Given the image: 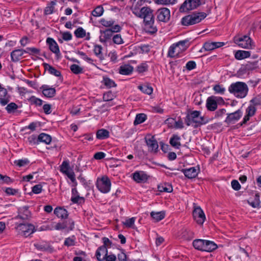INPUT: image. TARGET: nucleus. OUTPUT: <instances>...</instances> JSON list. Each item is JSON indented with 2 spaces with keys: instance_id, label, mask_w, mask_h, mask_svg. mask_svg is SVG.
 Listing matches in <instances>:
<instances>
[{
  "instance_id": "47",
  "label": "nucleus",
  "mask_w": 261,
  "mask_h": 261,
  "mask_svg": "<svg viewBox=\"0 0 261 261\" xmlns=\"http://www.w3.org/2000/svg\"><path fill=\"white\" fill-rule=\"evenodd\" d=\"M213 90L217 94L223 95L225 93L226 91L225 88L221 85L217 84L213 87Z\"/></svg>"
},
{
  "instance_id": "33",
  "label": "nucleus",
  "mask_w": 261,
  "mask_h": 261,
  "mask_svg": "<svg viewBox=\"0 0 261 261\" xmlns=\"http://www.w3.org/2000/svg\"><path fill=\"white\" fill-rule=\"evenodd\" d=\"M248 203L253 207L257 208L260 205V200H259V196L256 194L254 196V198H250L248 200Z\"/></svg>"
},
{
  "instance_id": "21",
  "label": "nucleus",
  "mask_w": 261,
  "mask_h": 261,
  "mask_svg": "<svg viewBox=\"0 0 261 261\" xmlns=\"http://www.w3.org/2000/svg\"><path fill=\"white\" fill-rule=\"evenodd\" d=\"M40 89L42 90L43 94L46 97H53L56 94L55 89L50 88L48 85H42Z\"/></svg>"
},
{
  "instance_id": "23",
  "label": "nucleus",
  "mask_w": 261,
  "mask_h": 261,
  "mask_svg": "<svg viewBox=\"0 0 261 261\" xmlns=\"http://www.w3.org/2000/svg\"><path fill=\"white\" fill-rule=\"evenodd\" d=\"M185 176L188 178H195L198 173V170L195 167H191L182 170Z\"/></svg>"
},
{
  "instance_id": "6",
  "label": "nucleus",
  "mask_w": 261,
  "mask_h": 261,
  "mask_svg": "<svg viewBox=\"0 0 261 261\" xmlns=\"http://www.w3.org/2000/svg\"><path fill=\"white\" fill-rule=\"evenodd\" d=\"M96 185L101 193H107L110 191L111 182L109 178L107 176L104 175L97 178Z\"/></svg>"
},
{
  "instance_id": "4",
  "label": "nucleus",
  "mask_w": 261,
  "mask_h": 261,
  "mask_svg": "<svg viewBox=\"0 0 261 261\" xmlns=\"http://www.w3.org/2000/svg\"><path fill=\"white\" fill-rule=\"evenodd\" d=\"M185 122L188 126L195 124V126L204 123L203 117L200 116V112L193 111L188 113L185 118Z\"/></svg>"
},
{
  "instance_id": "17",
  "label": "nucleus",
  "mask_w": 261,
  "mask_h": 261,
  "mask_svg": "<svg viewBox=\"0 0 261 261\" xmlns=\"http://www.w3.org/2000/svg\"><path fill=\"white\" fill-rule=\"evenodd\" d=\"M144 30L147 33L153 34L157 31L156 27L154 24V17L144 21Z\"/></svg>"
},
{
  "instance_id": "38",
  "label": "nucleus",
  "mask_w": 261,
  "mask_h": 261,
  "mask_svg": "<svg viewBox=\"0 0 261 261\" xmlns=\"http://www.w3.org/2000/svg\"><path fill=\"white\" fill-rule=\"evenodd\" d=\"M138 89L143 93L148 95H150L153 92L152 88L147 84L139 85L138 86Z\"/></svg>"
},
{
  "instance_id": "59",
  "label": "nucleus",
  "mask_w": 261,
  "mask_h": 261,
  "mask_svg": "<svg viewBox=\"0 0 261 261\" xmlns=\"http://www.w3.org/2000/svg\"><path fill=\"white\" fill-rule=\"evenodd\" d=\"M135 221V218L132 217L131 218L126 219L123 224L127 227H132L134 225Z\"/></svg>"
},
{
  "instance_id": "2",
  "label": "nucleus",
  "mask_w": 261,
  "mask_h": 261,
  "mask_svg": "<svg viewBox=\"0 0 261 261\" xmlns=\"http://www.w3.org/2000/svg\"><path fill=\"white\" fill-rule=\"evenodd\" d=\"M189 46L188 40L180 41L173 44L169 48L168 55L171 58H177L179 55L185 51Z\"/></svg>"
},
{
  "instance_id": "31",
  "label": "nucleus",
  "mask_w": 261,
  "mask_h": 261,
  "mask_svg": "<svg viewBox=\"0 0 261 261\" xmlns=\"http://www.w3.org/2000/svg\"><path fill=\"white\" fill-rule=\"evenodd\" d=\"M43 66L45 70H47L50 74L55 75L56 76H60L61 72L55 69L53 66H50L47 63H43Z\"/></svg>"
},
{
  "instance_id": "49",
  "label": "nucleus",
  "mask_w": 261,
  "mask_h": 261,
  "mask_svg": "<svg viewBox=\"0 0 261 261\" xmlns=\"http://www.w3.org/2000/svg\"><path fill=\"white\" fill-rule=\"evenodd\" d=\"M113 41L115 44L120 45L124 43L120 34H116L113 36Z\"/></svg>"
},
{
  "instance_id": "9",
  "label": "nucleus",
  "mask_w": 261,
  "mask_h": 261,
  "mask_svg": "<svg viewBox=\"0 0 261 261\" xmlns=\"http://www.w3.org/2000/svg\"><path fill=\"white\" fill-rule=\"evenodd\" d=\"M200 4V0H186L180 7L179 11L186 12L195 9Z\"/></svg>"
},
{
  "instance_id": "53",
  "label": "nucleus",
  "mask_w": 261,
  "mask_h": 261,
  "mask_svg": "<svg viewBox=\"0 0 261 261\" xmlns=\"http://www.w3.org/2000/svg\"><path fill=\"white\" fill-rule=\"evenodd\" d=\"M34 246L37 250L42 251H46L49 248V246L45 244L36 243L34 244Z\"/></svg>"
},
{
  "instance_id": "37",
  "label": "nucleus",
  "mask_w": 261,
  "mask_h": 261,
  "mask_svg": "<svg viewBox=\"0 0 261 261\" xmlns=\"http://www.w3.org/2000/svg\"><path fill=\"white\" fill-rule=\"evenodd\" d=\"M152 218L156 222L160 221L165 217V213L164 212H152L150 214Z\"/></svg>"
},
{
  "instance_id": "18",
  "label": "nucleus",
  "mask_w": 261,
  "mask_h": 261,
  "mask_svg": "<svg viewBox=\"0 0 261 261\" xmlns=\"http://www.w3.org/2000/svg\"><path fill=\"white\" fill-rule=\"evenodd\" d=\"M225 44L223 42H206L203 46V48L207 51H211L216 48L223 46Z\"/></svg>"
},
{
  "instance_id": "56",
  "label": "nucleus",
  "mask_w": 261,
  "mask_h": 261,
  "mask_svg": "<svg viewBox=\"0 0 261 261\" xmlns=\"http://www.w3.org/2000/svg\"><path fill=\"white\" fill-rule=\"evenodd\" d=\"M75 244V238L74 236L66 238L64 241V245L67 246H73Z\"/></svg>"
},
{
  "instance_id": "60",
  "label": "nucleus",
  "mask_w": 261,
  "mask_h": 261,
  "mask_svg": "<svg viewBox=\"0 0 261 261\" xmlns=\"http://www.w3.org/2000/svg\"><path fill=\"white\" fill-rule=\"evenodd\" d=\"M114 95L111 92H108L104 93L103 95V99L104 101H109L113 99Z\"/></svg>"
},
{
  "instance_id": "25",
  "label": "nucleus",
  "mask_w": 261,
  "mask_h": 261,
  "mask_svg": "<svg viewBox=\"0 0 261 261\" xmlns=\"http://www.w3.org/2000/svg\"><path fill=\"white\" fill-rule=\"evenodd\" d=\"M25 53V50L16 49L11 53V59L13 62H17L20 59V58Z\"/></svg>"
},
{
  "instance_id": "51",
  "label": "nucleus",
  "mask_w": 261,
  "mask_h": 261,
  "mask_svg": "<svg viewBox=\"0 0 261 261\" xmlns=\"http://www.w3.org/2000/svg\"><path fill=\"white\" fill-rule=\"evenodd\" d=\"M115 21L113 20H107L104 18L101 19L100 23L101 25L105 27H112L114 24Z\"/></svg>"
},
{
  "instance_id": "44",
  "label": "nucleus",
  "mask_w": 261,
  "mask_h": 261,
  "mask_svg": "<svg viewBox=\"0 0 261 261\" xmlns=\"http://www.w3.org/2000/svg\"><path fill=\"white\" fill-rule=\"evenodd\" d=\"M70 69L75 74H79L83 72V68L76 64L71 65Z\"/></svg>"
},
{
  "instance_id": "58",
  "label": "nucleus",
  "mask_w": 261,
  "mask_h": 261,
  "mask_svg": "<svg viewBox=\"0 0 261 261\" xmlns=\"http://www.w3.org/2000/svg\"><path fill=\"white\" fill-rule=\"evenodd\" d=\"M25 53H29L30 54H39L40 50L35 47H28L25 50Z\"/></svg>"
},
{
  "instance_id": "54",
  "label": "nucleus",
  "mask_w": 261,
  "mask_h": 261,
  "mask_svg": "<svg viewBox=\"0 0 261 261\" xmlns=\"http://www.w3.org/2000/svg\"><path fill=\"white\" fill-rule=\"evenodd\" d=\"M60 171L63 173H66L68 171H70L69 170V163L66 161H64L62 165L60 166Z\"/></svg>"
},
{
  "instance_id": "63",
  "label": "nucleus",
  "mask_w": 261,
  "mask_h": 261,
  "mask_svg": "<svg viewBox=\"0 0 261 261\" xmlns=\"http://www.w3.org/2000/svg\"><path fill=\"white\" fill-rule=\"evenodd\" d=\"M42 187L41 185H36L32 187V192L35 194H39L42 192Z\"/></svg>"
},
{
  "instance_id": "42",
  "label": "nucleus",
  "mask_w": 261,
  "mask_h": 261,
  "mask_svg": "<svg viewBox=\"0 0 261 261\" xmlns=\"http://www.w3.org/2000/svg\"><path fill=\"white\" fill-rule=\"evenodd\" d=\"M102 47L100 45H95L94 47V53L95 55L100 60L103 59V56L102 54Z\"/></svg>"
},
{
  "instance_id": "30",
  "label": "nucleus",
  "mask_w": 261,
  "mask_h": 261,
  "mask_svg": "<svg viewBox=\"0 0 261 261\" xmlns=\"http://www.w3.org/2000/svg\"><path fill=\"white\" fill-rule=\"evenodd\" d=\"M217 247V245L213 242L205 240L203 251L211 252Z\"/></svg>"
},
{
  "instance_id": "64",
  "label": "nucleus",
  "mask_w": 261,
  "mask_h": 261,
  "mask_svg": "<svg viewBox=\"0 0 261 261\" xmlns=\"http://www.w3.org/2000/svg\"><path fill=\"white\" fill-rule=\"evenodd\" d=\"M231 185L232 189L236 191H238L241 189V185L237 180H232Z\"/></svg>"
},
{
  "instance_id": "7",
  "label": "nucleus",
  "mask_w": 261,
  "mask_h": 261,
  "mask_svg": "<svg viewBox=\"0 0 261 261\" xmlns=\"http://www.w3.org/2000/svg\"><path fill=\"white\" fill-rule=\"evenodd\" d=\"M233 41L236 44L242 48L250 49L253 46L251 38L247 35L242 37L235 36L233 38Z\"/></svg>"
},
{
  "instance_id": "61",
  "label": "nucleus",
  "mask_w": 261,
  "mask_h": 261,
  "mask_svg": "<svg viewBox=\"0 0 261 261\" xmlns=\"http://www.w3.org/2000/svg\"><path fill=\"white\" fill-rule=\"evenodd\" d=\"M62 38L65 41H69L72 39V34L69 32L61 33Z\"/></svg>"
},
{
  "instance_id": "8",
  "label": "nucleus",
  "mask_w": 261,
  "mask_h": 261,
  "mask_svg": "<svg viewBox=\"0 0 261 261\" xmlns=\"http://www.w3.org/2000/svg\"><path fill=\"white\" fill-rule=\"evenodd\" d=\"M137 17L144 19V21L153 18L152 10L147 7H142L138 10H134V13Z\"/></svg>"
},
{
  "instance_id": "5",
  "label": "nucleus",
  "mask_w": 261,
  "mask_h": 261,
  "mask_svg": "<svg viewBox=\"0 0 261 261\" xmlns=\"http://www.w3.org/2000/svg\"><path fill=\"white\" fill-rule=\"evenodd\" d=\"M121 30V27L118 25H114L110 29H106L105 30H100V35L99 36V40L102 43H105L111 38H113V33H118Z\"/></svg>"
},
{
  "instance_id": "22",
  "label": "nucleus",
  "mask_w": 261,
  "mask_h": 261,
  "mask_svg": "<svg viewBox=\"0 0 261 261\" xmlns=\"http://www.w3.org/2000/svg\"><path fill=\"white\" fill-rule=\"evenodd\" d=\"M108 250L106 246L103 245L99 247L96 252V256L98 261H103L105 260V256H107Z\"/></svg>"
},
{
  "instance_id": "45",
  "label": "nucleus",
  "mask_w": 261,
  "mask_h": 261,
  "mask_svg": "<svg viewBox=\"0 0 261 261\" xmlns=\"http://www.w3.org/2000/svg\"><path fill=\"white\" fill-rule=\"evenodd\" d=\"M249 105L253 106L254 108H256L261 106V98L259 97H255L251 99L249 101Z\"/></svg>"
},
{
  "instance_id": "48",
  "label": "nucleus",
  "mask_w": 261,
  "mask_h": 261,
  "mask_svg": "<svg viewBox=\"0 0 261 261\" xmlns=\"http://www.w3.org/2000/svg\"><path fill=\"white\" fill-rule=\"evenodd\" d=\"M74 34L77 38H84L86 36L85 30L81 27L78 28L74 31Z\"/></svg>"
},
{
  "instance_id": "46",
  "label": "nucleus",
  "mask_w": 261,
  "mask_h": 261,
  "mask_svg": "<svg viewBox=\"0 0 261 261\" xmlns=\"http://www.w3.org/2000/svg\"><path fill=\"white\" fill-rule=\"evenodd\" d=\"M103 13V7L101 6H98L92 11V14L94 17H99L102 15Z\"/></svg>"
},
{
  "instance_id": "50",
  "label": "nucleus",
  "mask_w": 261,
  "mask_h": 261,
  "mask_svg": "<svg viewBox=\"0 0 261 261\" xmlns=\"http://www.w3.org/2000/svg\"><path fill=\"white\" fill-rule=\"evenodd\" d=\"M182 237L186 240H190L194 238V233L189 229H185L182 232Z\"/></svg>"
},
{
  "instance_id": "15",
  "label": "nucleus",
  "mask_w": 261,
  "mask_h": 261,
  "mask_svg": "<svg viewBox=\"0 0 261 261\" xmlns=\"http://www.w3.org/2000/svg\"><path fill=\"white\" fill-rule=\"evenodd\" d=\"M242 115V112L240 110H238L233 113L228 114L225 122L227 123H233L238 121Z\"/></svg>"
},
{
  "instance_id": "16",
  "label": "nucleus",
  "mask_w": 261,
  "mask_h": 261,
  "mask_svg": "<svg viewBox=\"0 0 261 261\" xmlns=\"http://www.w3.org/2000/svg\"><path fill=\"white\" fill-rule=\"evenodd\" d=\"M46 43L49 46L50 50L57 56L60 55L59 47L56 41L51 38H47L46 39Z\"/></svg>"
},
{
  "instance_id": "12",
  "label": "nucleus",
  "mask_w": 261,
  "mask_h": 261,
  "mask_svg": "<svg viewBox=\"0 0 261 261\" xmlns=\"http://www.w3.org/2000/svg\"><path fill=\"white\" fill-rule=\"evenodd\" d=\"M157 19L160 21L166 22L168 21L170 18V10L167 8H162L159 9L157 12Z\"/></svg>"
},
{
  "instance_id": "62",
  "label": "nucleus",
  "mask_w": 261,
  "mask_h": 261,
  "mask_svg": "<svg viewBox=\"0 0 261 261\" xmlns=\"http://www.w3.org/2000/svg\"><path fill=\"white\" fill-rule=\"evenodd\" d=\"M196 63L193 61H190L188 62L186 65V67L187 69L188 70H191L192 69H195L196 68Z\"/></svg>"
},
{
  "instance_id": "24",
  "label": "nucleus",
  "mask_w": 261,
  "mask_h": 261,
  "mask_svg": "<svg viewBox=\"0 0 261 261\" xmlns=\"http://www.w3.org/2000/svg\"><path fill=\"white\" fill-rule=\"evenodd\" d=\"M31 212L27 206H23L19 210V215L17 218H19L22 220H27L31 217Z\"/></svg>"
},
{
  "instance_id": "11",
  "label": "nucleus",
  "mask_w": 261,
  "mask_h": 261,
  "mask_svg": "<svg viewBox=\"0 0 261 261\" xmlns=\"http://www.w3.org/2000/svg\"><path fill=\"white\" fill-rule=\"evenodd\" d=\"M193 215L194 220L198 224H203L205 220V216L203 211L200 206L194 207Z\"/></svg>"
},
{
  "instance_id": "55",
  "label": "nucleus",
  "mask_w": 261,
  "mask_h": 261,
  "mask_svg": "<svg viewBox=\"0 0 261 261\" xmlns=\"http://www.w3.org/2000/svg\"><path fill=\"white\" fill-rule=\"evenodd\" d=\"M18 108L17 105L14 102H11L7 105L6 108V110L9 113L13 112Z\"/></svg>"
},
{
  "instance_id": "41",
  "label": "nucleus",
  "mask_w": 261,
  "mask_h": 261,
  "mask_svg": "<svg viewBox=\"0 0 261 261\" xmlns=\"http://www.w3.org/2000/svg\"><path fill=\"white\" fill-rule=\"evenodd\" d=\"M28 101L33 105L36 106H41L42 105L43 101L35 96H32L28 99Z\"/></svg>"
},
{
  "instance_id": "29",
  "label": "nucleus",
  "mask_w": 261,
  "mask_h": 261,
  "mask_svg": "<svg viewBox=\"0 0 261 261\" xmlns=\"http://www.w3.org/2000/svg\"><path fill=\"white\" fill-rule=\"evenodd\" d=\"M205 240L196 239L193 241V246L197 250L203 251Z\"/></svg>"
},
{
  "instance_id": "1",
  "label": "nucleus",
  "mask_w": 261,
  "mask_h": 261,
  "mask_svg": "<svg viewBox=\"0 0 261 261\" xmlns=\"http://www.w3.org/2000/svg\"><path fill=\"white\" fill-rule=\"evenodd\" d=\"M228 90L229 93L233 94L236 97L243 98L247 96L249 89L245 83L237 82L232 83L229 86Z\"/></svg>"
},
{
  "instance_id": "26",
  "label": "nucleus",
  "mask_w": 261,
  "mask_h": 261,
  "mask_svg": "<svg viewBox=\"0 0 261 261\" xmlns=\"http://www.w3.org/2000/svg\"><path fill=\"white\" fill-rule=\"evenodd\" d=\"M180 137L177 135H173L170 139L171 145L176 149H179L181 146Z\"/></svg>"
},
{
  "instance_id": "52",
  "label": "nucleus",
  "mask_w": 261,
  "mask_h": 261,
  "mask_svg": "<svg viewBox=\"0 0 261 261\" xmlns=\"http://www.w3.org/2000/svg\"><path fill=\"white\" fill-rule=\"evenodd\" d=\"M29 163V161L27 159L15 160L14 162V164L19 167L24 166Z\"/></svg>"
},
{
  "instance_id": "10",
  "label": "nucleus",
  "mask_w": 261,
  "mask_h": 261,
  "mask_svg": "<svg viewBox=\"0 0 261 261\" xmlns=\"http://www.w3.org/2000/svg\"><path fill=\"white\" fill-rule=\"evenodd\" d=\"M18 233L24 237H28L35 231V227L31 224H19L16 227Z\"/></svg>"
},
{
  "instance_id": "13",
  "label": "nucleus",
  "mask_w": 261,
  "mask_h": 261,
  "mask_svg": "<svg viewBox=\"0 0 261 261\" xmlns=\"http://www.w3.org/2000/svg\"><path fill=\"white\" fill-rule=\"evenodd\" d=\"M223 100L222 97L212 96L207 98L206 106L207 109L211 111H214L217 108V101Z\"/></svg>"
},
{
  "instance_id": "57",
  "label": "nucleus",
  "mask_w": 261,
  "mask_h": 261,
  "mask_svg": "<svg viewBox=\"0 0 261 261\" xmlns=\"http://www.w3.org/2000/svg\"><path fill=\"white\" fill-rule=\"evenodd\" d=\"M148 65L146 63H143L138 65L137 67V70L140 73H142L146 71L148 69Z\"/></svg>"
},
{
  "instance_id": "35",
  "label": "nucleus",
  "mask_w": 261,
  "mask_h": 261,
  "mask_svg": "<svg viewBox=\"0 0 261 261\" xmlns=\"http://www.w3.org/2000/svg\"><path fill=\"white\" fill-rule=\"evenodd\" d=\"M109 137V132L105 129L98 130L96 133V137L98 139L103 140Z\"/></svg>"
},
{
  "instance_id": "36",
  "label": "nucleus",
  "mask_w": 261,
  "mask_h": 261,
  "mask_svg": "<svg viewBox=\"0 0 261 261\" xmlns=\"http://www.w3.org/2000/svg\"><path fill=\"white\" fill-rule=\"evenodd\" d=\"M158 190L161 192L170 193L172 191L173 188L171 185L168 184H164L159 185L158 187Z\"/></svg>"
},
{
  "instance_id": "28",
  "label": "nucleus",
  "mask_w": 261,
  "mask_h": 261,
  "mask_svg": "<svg viewBox=\"0 0 261 261\" xmlns=\"http://www.w3.org/2000/svg\"><path fill=\"white\" fill-rule=\"evenodd\" d=\"M133 70V67L128 64L121 65L119 68V73L123 75H128Z\"/></svg>"
},
{
  "instance_id": "20",
  "label": "nucleus",
  "mask_w": 261,
  "mask_h": 261,
  "mask_svg": "<svg viewBox=\"0 0 261 261\" xmlns=\"http://www.w3.org/2000/svg\"><path fill=\"white\" fill-rule=\"evenodd\" d=\"M133 179L138 183L143 182L147 180L148 176L144 171H136L133 173Z\"/></svg>"
},
{
  "instance_id": "27",
  "label": "nucleus",
  "mask_w": 261,
  "mask_h": 261,
  "mask_svg": "<svg viewBox=\"0 0 261 261\" xmlns=\"http://www.w3.org/2000/svg\"><path fill=\"white\" fill-rule=\"evenodd\" d=\"M54 213L58 218L61 219H65L68 216L66 210L60 207L56 208L54 210Z\"/></svg>"
},
{
  "instance_id": "19",
  "label": "nucleus",
  "mask_w": 261,
  "mask_h": 261,
  "mask_svg": "<svg viewBox=\"0 0 261 261\" xmlns=\"http://www.w3.org/2000/svg\"><path fill=\"white\" fill-rule=\"evenodd\" d=\"M256 111V109L254 108L253 106L250 105L247 108L246 110V114L243 118V120L241 123V125L245 124L249 120L250 118L253 116Z\"/></svg>"
},
{
  "instance_id": "40",
  "label": "nucleus",
  "mask_w": 261,
  "mask_h": 261,
  "mask_svg": "<svg viewBox=\"0 0 261 261\" xmlns=\"http://www.w3.org/2000/svg\"><path fill=\"white\" fill-rule=\"evenodd\" d=\"M144 0H131L132 3V6L131 7V10L132 12L134 13V10H138L140 9V7H141Z\"/></svg>"
},
{
  "instance_id": "32",
  "label": "nucleus",
  "mask_w": 261,
  "mask_h": 261,
  "mask_svg": "<svg viewBox=\"0 0 261 261\" xmlns=\"http://www.w3.org/2000/svg\"><path fill=\"white\" fill-rule=\"evenodd\" d=\"M251 53L249 51L238 50L235 54V58L238 60H242L250 56Z\"/></svg>"
},
{
  "instance_id": "34",
  "label": "nucleus",
  "mask_w": 261,
  "mask_h": 261,
  "mask_svg": "<svg viewBox=\"0 0 261 261\" xmlns=\"http://www.w3.org/2000/svg\"><path fill=\"white\" fill-rule=\"evenodd\" d=\"M38 140L39 142L45 143L46 144H49L51 141V137L49 135L41 133L38 136Z\"/></svg>"
},
{
  "instance_id": "43",
  "label": "nucleus",
  "mask_w": 261,
  "mask_h": 261,
  "mask_svg": "<svg viewBox=\"0 0 261 261\" xmlns=\"http://www.w3.org/2000/svg\"><path fill=\"white\" fill-rule=\"evenodd\" d=\"M103 84L108 88L116 86L115 83L109 77H104L102 81Z\"/></svg>"
},
{
  "instance_id": "3",
  "label": "nucleus",
  "mask_w": 261,
  "mask_h": 261,
  "mask_svg": "<svg viewBox=\"0 0 261 261\" xmlns=\"http://www.w3.org/2000/svg\"><path fill=\"white\" fill-rule=\"evenodd\" d=\"M206 16L204 12L194 13L187 15L181 19V23L183 25H190L200 22Z\"/></svg>"
},
{
  "instance_id": "14",
  "label": "nucleus",
  "mask_w": 261,
  "mask_h": 261,
  "mask_svg": "<svg viewBox=\"0 0 261 261\" xmlns=\"http://www.w3.org/2000/svg\"><path fill=\"white\" fill-rule=\"evenodd\" d=\"M146 143L150 151L156 152L159 147L158 142L153 136L149 135L145 138Z\"/></svg>"
},
{
  "instance_id": "39",
  "label": "nucleus",
  "mask_w": 261,
  "mask_h": 261,
  "mask_svg": "<svg viewBox=\"0 0 261 261\" xmlns=\"http://www.w3.org/2000/svg\"><path fill=\"white\" fill-rule=\"evenodd\" d=\"M146 119V115L145 114L143 113L137 114L134 122V124L136 125L141 124L144 122Z\"/></svg>"
}]
</instances>
